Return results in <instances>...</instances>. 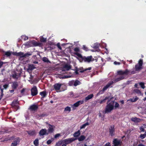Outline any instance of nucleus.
Wrapping results in <instances>:
<instances>
[{
    "label": "nucleus",
    "mask_w": 146,
    "mask_h": 146,
    "mask_svg": "<svg viewBox=\"0 0 146 146\" xmlns=\"http://www.w3.org/2000/svg\"><path fill=\"white\" fill-rule=\"evenodd\" d=\"M91 69V67H89L88 68H86V69H85L84 70H83V71H80V72H83L84 71H87V70H90Z\"/></svg>",
    "instance_id": "nucleus-43"
},
{
    "label": "nucleus",
    "mask_w": 146,
    "mask_h": 146,
    "mask_svg": "<svg viewBox=\"0 0 146 146\" xmlns=\"http://www.w3.org/2000/svg\"><path fill=\"white\" fill-rule=\"evenodd\" d=\"M60 136V134L59 133H58L56 134L54 136V138H57L58 137Z\"/></svg>",
    "instance_id": "nucleus-45"
},
{
    "label": "nucleus",
    "mask_w": 146,
    "mask_h": 146,
    "mask_svg": "<svg viewBox=\"0 0 146 146\" xmlns=\"http://www.w3.org/2000/svg\"><path fill=\"white\" fill-rule=\"evenodd\" d=\"M131 119L135 123H138L141 121V119L136 117H132L131 118Z\"/></svg>",
    "instance_id": "nucleus-19"
},
{
    "label": "nucleus",
    "mask_w": 146,
    "mask_h": 146,
    "mask_svg": "<svg viewBox=\"0 0 146 146\" xmlns=\"http://www.w3.org/2000/svg\"><path fill=\"white\" fill-rule=\"evenodd\" d=\"M114 125L111 126L109 128L110 134L111 136H113L114 135V133L115 131Z\"/></svg>",
    "instance_id": "nucleus-16"
},
{
    "label": "nucleus",
    "mask_w": 146,
    "mask_h": 146,
    "mask_svg": "<svg viewBox=\"0 0 146 146\" xmlns=\"http://www.w3.org/2000/svg\"><path fill=\"white\" fill-rule=\"evenodd\" d=\"M114 63L115 65H119L120 64L119 62H117L116 61L114 62Z\"/></svg>",
    "instance_id": "nucleus-53"
},
{
    "label": "nucleus",
    "mask_w": 146,
    "mask_h": 146,
    "mask_svg": "<svg viewBox=\"0 0 146 146\" xmlns=\"http://www.w3.org/2000/svg\"><path fill=\"white\" fill-rule=\"evenodd\" d=\"M139 85L141 86V88L143 89H144L145 88L144 86V84L143 82H140L139 83Z\"/></svg>",
    "instance_id": "nucleus-40"
},
{
    "label": "nucleus",
    "mask_w": 146,
    "mask_h": 146,
    "mask_svg": "<svg viewBox=\"0 0 146 146\" xmlns=\"http://www.w3.org/2000/svg\"><path fill=\"white\" fill-rule=\"evenodd\" d=\"M80 83V81H76L74 82V86H76L77 85H79Z\"/></svg>",
    "instance_id": "nucleus-38"
},
{
    "label": "nucleus",
    "mask_w": 146,
    "mask_h": 146,
    "mask_svg": "<svg viewBox=\"0 0 146 146\" xmlns=\"http://www.w3.org/2000/svg\"><path fill=\"white\" fill-rule=\"evenodd\" d=\"M146 136L143 134H141L140 137L141 139H143L146 137Z\"/></svg>",
    "instance_id": "nucleus-42"
},
{
    "label": "nucleus",
    "mask_w": 146,
    "mask_h": 146,
    "mask_svg": "<svg viewBox=\"0 0 146 146\" xmlns=\"http://www.w3.org/2000/svg\"><path fill=\"white\" fill-rule=\"evenodd\" d=\"M64 111H68V112H70L71 111V108H70L68 107H66L64 109Z\"/></svg>",
    "instance_id": "nucleus-39"
},
{
    "label": "nucleus",
    "mask_w": 146,
    "mask_h": 146,
    "mask_svg": "<svg viewBox=\"0 0 146 146\" xmlns=\"http://www.w3.org/2000/svg\"><path fill=\"white\" fill-rule=\"evenodd\" d=\"M46 38H44L43 36H40V41L41 42H46Z\"/></svg>",
    "instance_id": "nucleus-33"
},
{
    "label": "nucleus",
    "mask_w": 146,
    "mask_h": 146,
    "mask_svg": "<svg viewBox=\"0 0 146 146\" xmlns=\"http://www.w3.org/2000/svg\"><path fill=\"white\" fill-rule=\"evenodd\" d=\"M62 84L60 83H57L54 85V88L55 90H60Z\"/></svg>",
    "instance_id": "nucleus-20"
},
{
    "label": "nucleus",
    "mask_w": 146,
    "mask_h": 146,
    "mask_svg": "<svg viewBox=\"0 0 146 146\" xmlns=\"http://www.w3.org/2000/svg\"><path fill=\"white\" fill-rule=\"evenodd\" d=\"M61 143L62 144V146H66L67 145L66 143L64 142V141L63 140L62 143L60 141H59L58 143H57L56 146H59V144H60Z\"/></svg>",
    "instance_id": "nucleus-24"
},
{
    "label": "nucleus",
    "mask_w": 146,
    "mask_h": 146,
    "mask_svg": "<svg viewBox=\"0 0 146 146\" xmlns=\"http://www.w3.org/2000/svg\"><path fill=\"white\" fill-rule=\"evenodd\" d=\"M105 146H111L110 143H106L105 145Z\"/></svg>",
    "instance_id": "nucleus-52"
},
{
    "label": "nucleus",
    "mask_w": 146,
    "mask_h": 146,
    "mask_svg": "<svg viewBox=\"0 0 146 146\" xmlns=\"http://www.w3.org/2000/svg\"><path fill=\"white\" fill-rule=\"evenodd\" d=\"M48 133L47 132V130L46 129H42L39 132V135L40 136L48 135Z\"/></svg>",
    "instance_id": "nucleus-7"
},
{
    "label": "nucleus",
    "mask_w": 146,
    "mask_h": 146,
    "mask_svg": "<svg viewBox=\"0 0 146 146\" xmlns=\"http://www.w3.org/2000/svg\"><path fill=\"white\" fill-rule=\"evenodd\" d=\"M34 144L35 146H38V139H36L34 141Z\"/></svg>",
    "instance_id": "nucleus-35"
},
{
    "label": "nucleus",
    "mask_w": 146,
    "mask_h": 146,
    "mask_svg": "<svg viewBox=\"0 0 146 146\" xmlns=\"http://www.w3.org/2000/svg\"><path fill=\"white\" fill-rule=\"evenodd\" d=\"M139 129H140V130L141 131L144 132V129L143 128V127H142V126L140 127Z\"/></svg>",
    "instance_id": "nucleus-46"
},
{
    "label": "nucleus",
    "mask_w": 146,
    "mask_h": 146,
    "mask_svg": "<svg viewBox=\"0 0 146 146\" xmlns=\"http://www.w3.org/2000/svg\"><path fill=\"white\" fill-rule=\"evenodd\" d=\"M42 60L44 62H46L47 63H50V62L48 60V58L46 57H44L42 58Z\"/></svg>",
    "instance_id": "nucleus-30"
},
{
    "label": "nucleus",
    "mask_w": 146,
    "mask_h": 146,
    "mask_svg": "<svg viewBox=\"0 0 146 146\" xmlns=\"http://www.w3.org/2000/svg\"><path fill=\"white\" fill-rule=\"evenodd\" d=\"M143 63V60L140 59L138 61V63L135 66V70H131L126 69L125 70L118 71V73L119 76L115 79V82H118L124 79L128 74L131 75L136 73V71H139L142 69Z\"/></svg>",
    "instance_id": "nucleus-1"
},
{
    "label": "nucleus",
    "mask_w": 146,
    "mask_h": 146,
    "mask_svg": "<svg viewBox=\"0 0 146 146\" xmlns=\"http://www.w3.org/2000/svg\"><path fill=\"white\" fill-rule=\"evenodd\" d=\"M137 146H145V145L142 143L139 144Z\"/></svg>",
    "instance_id": "nucleus-59"
},
{
    "label": "nucleus",
    "mask_w": 146,
    "mask_h": 146,
    "mask_svg": "<svg viewBox=\"0 0 146 146\" xmlns=\"http://www.w3.org/2000/svg\"><path fill=\"white\" fill-rule=\"evenodd\" d=\"M71 68V66L68 64H65L61 68V70L62 71H66L69 70Z\"/></svg>",
    "instance_id": "nucleus-4"
},
{
    "label": "nucleus",
    "mask_w": 146,
    "mask_h": 146,
    "mask_svg": "<svg viewBox=\"0 0 146 146\" xmlns=\"http://www.w3.org/2000/svg\"><path fill=\"white\" fill-rule=\"evenodd\" d=\"M17 104L18 103L17 101H13L12 103V106L13 108L16 109V110H17L19 109V107Z\"/></svg>",
    "instance_id": "nucleus-17"
},
{
    "label": "nucleus",
    "mask_w": 146,
    "mask_h": 146,
    "mask_svg": "<svg viewBox=\"0 0 146 146\" xmlns=\"http://www.w3.org/2000/svg\"><path fill=\"white\" fill-rule=\"evenodd\" d=\"M57 46L59 49L60 50L62 49V48L60 46L59 43H58L57 44Z\"/></svg>",
    "instance_id": "nucleus-44"
},
{
    "label": "nucleus",
    "mask_w": 146,
    "mask_h": 146,
    "mask_svg": "<svg viewBox=\"0 0 146 146\" xmlns=\"http://www.w3.org/2000/svg\"><path fill=\"white\" fill-rule=\"evenodd\" d=\"M75 139L74 138H68L63 140L64 142H65L67 144L74 141Z\"/></svg>",
    "instance_id": "nucleus-10"
},
{
    "label": "nucleus",
    "mask_w": 146,
    "mask_h": 146,
    "mask_svg": "<svg viewBox=\"0 0 146 146\" xmlns=\"http://www.w3.org/2000/svg\"><path fill=\"white\" fill-rule=\"evenodd\" d=\"M40 94L43 98L45 97L46 95V92L45 91L41 92L40 93Z\"/></svg>",
    "instance_id": "nucleus-31"
},
{
    "label": "nucleus",
    "mask_w": 146,
    "mask_h": 146,
    "mask_svg": "<svg viewBox=\"0 0 146 146\" xmlns=\"http://www.w3.org/2000/svg\"><path fill=\"white\" fill-rule=\"evenodd\" d=\"M133 92L136 93L139 95H141V93L140 90L138 89H134L133 90Z\"/></svg>",
    "instance_id": "nucleus-27"
},
{
    "label": "nucleus",
    "mask_w": 146,
    "mask_h": 146,
    "mask_svg": "<svg viewBox=\"0 0 146 146\" xmlns=\"http://www.w3.org/2000/svg\"><path fill=\"white\" fill-rule=\"evenodd\" d=\"M38 93V91L36 86H34L31 89V94L33 96L36 95Z\"/></svg>",
    "instance_id": "nucleus-6"
},
{
    "label": "nucleus",
    "mask_w": 146,
    "mask_h": 146,
    "mask_svg": "<svg viewBox=\"0 0 146 146\" xmlns=\"http://www.w3.org/2000/svg\"><path fill=\"white\" fill-rule=\"evenodd\" d=\"M138 86V84H135L134 85L135 87L136 88H137V86Z\"/></svg>",
    "instance_id": "nucleus-60"
},
{
    "label": "nucleus",
    "mask_w": 146,
    "mask_h": 146,
    "mask_svg": "<svg viewBox=\"0 0 146 146\" xmlns=\"http://www.w3.org/2000/svg\"><path fill=\"white\" fill-rule=\"evenodd\" d=\"M47 116L46 114L45 113L40 114L37 115H36V117L38 119H40L42 117L46 116Z\"/></svg>",
    "instance_id": "nucleus-21"
},
{
    "label": "nucleus",
    "mask_w": 146,
    "mask_h": 146,
    "mask_svg": "<svg viewBox=\"0 0 146 146\" xmlns=\"http://www.w3.org/2000/svg\"><path fill=\"white\" fill-rule=\"evenodd\" d=\"M3 64V62L0 61V68Z\"/></svg>",
    "instance_id": "nucleus-58"
},
{
    "label": "nucleus",
    "mask_w": 146,
    "mask_h": 146,
    "mask_svg": "<svg viewBox=\"0 0 146 146\" xmlns=\"http://www.w3.org/2000/svg\"><path fill=\"white\" fill-rule=\"evenodd\" d=\"M11 54V52L9 51L5 52V55L7 56H10Z\"/></svg>",
    "instance_id": "nucleus-37"
},
{
    "label": "nucleus",
    "mask_w": 146,
    "mask_h": 146,
    "mask_svg": "<svg viewBox=\"0 0 146 146\" xmlns=\"http://www.w3.org/2000/svg\"><path fill=\"white\" fill-rule=\"evenodd\" d=\"M138 99V98L136 97L135 98H130L127 100V101H130L132 102H136Z\"/></svg>",
    "instance_id": "nucleus-25"
},
{
    "label": "nucleus",
    "mask_w": 146,
    "mask_h": 146,
    "mask_svg": "<svg viewBox=\"0 0 146 146\" xmlns=\"http://www.w3.org/2000/svg\"><path fill=\"white\" fill-rule=\"evenodd\" d=\"M121 141L120 140L114 139L113 141V143L114 146H119L120 145Z\"/></svg>",
    "instance_id": "nucleus-5"
},
{
    "label": "nucleus",
    "mask_w": 146,
    "mask_h": 146,
    "mask_svg": "<svg viewBox=\"0 0 146 146\" xmlns=\"http://www.w3.org/2000/svg\"><path fill=\"white\" fill-rule=\"evenodd\" d=\"M35 44H35L36 46H39L41 44L40 43H37V42H36Z\"/></svg>",
    "instance_id": "nucleus-57"
},
{
    "label": "nucleus",
    "mask_w": 146,
    "mask_h": 146,
    "mask_svg": "<svg viewBox=\"0 0 146 146\" xmlns=\"http://www.w3.org/2000/svg\"><path fill=\"white\" fill-rule=\"evenodd\" d=\"M38 108L37 105L33 104L31 105L29 107V109L31 111H35Z\"/></svg>",
    "instance_id": "nucleus-15"
},
{
    "label": "nucleus",
    "mask_w": 146,
    "mask_h": 146,
    "mask_svg": "<svg viewBox=\"0 0 146 146\" xmlns=\"http://www.w3.org/2000/svg\"><path fill=\"white\" fill-rule=\"evenodd\" d=\"M21 38L22 39L24 40H27L28 38V37L27 36L25 35L22 36Z\"/></svg>",
    "instance_id": "nucleus-36"
},
{
    "label": "nucleus",
    "mask_w": 146,
    "mask_h": 146,
    "mask_svg": "<svg viewBox=\"0 0 146 146\" xmlns=\"http://www.w3.org/2000/svg\"><path fill=\"white\" fill-rule=\"evenodd\" d=\"M99 116L100 117H101L102 116V114L101 113H99Z\"/></svg>",
    "instance_id": "nucleus-64"
},
{
    "label": "nucleus",
    "mask_w": 146,
    "mask_h": 146,
    "mask_svg": "<svg viewBox=\"0 0 146 146\" xmlns=\"http://www.w3.org/2000/svg\"><path fill=\"white\" fill-rule=\"evenodd\" d=\"M8 87V85L7 84H5L3 86V87L4 88L6 89Z\"/></svg>",
    "instance_id": "nucleus-51"
},
{
    "label": "nucleus",
    "mask_w": 146,
    "mask_h": 146,
    "mask_svg": "<svg viewBox=\"0 0 146 146\" xmlns=\"http://www.w3.org/2000/svg\"><path fill=\"white\" fill-rule=\"evenodd\" d=\"M52 141L50 140H49L47 141V143L48 144H50L52 142Z\"/></svg>",
    "instance_id": "nucleus-50"
},
{
    "label": "nucleus",
    "mask_w": 146,
    "mask_h": 146,
    "mask_svg": "<svg viewBox=\"0 0 146 146\" xmlns=\"http://www.w3.org/2000/svg\"><path fill=\"white\" fill-rule=\"evenodd\" d=\"M92 56H88L86 57H84L83 58V60L85 62H90L91 61H92L93 60H92Z\"/></svg>",
    "instance_id": "nucleus-8"
},
{
    "label": "nucleus",
    "mask_w": 146,
    "mask_h": 146,
    "mask_svg": "<svg viewBox=\"0 0 146 146\" xmlns=\"http://www.w3.org/2000/svg\"><path fill=\"white\" fill-rule=\"evenodd\" d=\"M25 91V89H23L21 91V93H23Z\"/></svg>",
    "instance_id": "nucleus-61"
},
{
    "label": "nucleus",
    "mask_w": 146,
    "mask_h": 146,
    "mask_svg": "<svg viewBox=\"0 0 146 146\" xmlns=\"http://www.w3.org/2000/svg\"><path fill=\"white\" fill-rule=\"evenodd\" d=\"M20 141V140L19 138L17 139L12 143L11 146H16L17 144L19 143Z\"/></svg>",
    "instance_id": "nucleus-18"
},
{
    "label": "nucleus",
    "mask_w": 146,
    "mask_h": 146,
    "mask_svg": "<svg viewBox=\"0 0 146 146\" xmlns=\"http://www.w3.org/2000/svg\"><path fill=\"white\" fill-rule=\"evenodd\" d=\"M0 89H1V96H3V90L2 89H1L0 88Z\"/></svg>",
    "instance_id": "nucleus-55"
},
{
    "label": "nucleus",
    "mask_w": 146,
    "mask_h": 146,
    "mask_svg": "<svg viewBox=\"0 0 146 146\" xmlns=\"http://www.w3.org/2000/svg\"><path fill=\"white\" fill-rule=\"evenodd\" d=\"M93 96L94 95L93 94H91L88 95L84 99V101L85 102H87L88 100L92 99L93 97Z\"/></svg>",
    "instance_id": "nucleus-23"
},
{
    "label": "nucleus",
    "mask_w": 146,
    "mask_h": 146,
    "mask_svg": "<svg viewBox=\"0 0 146 146\" xmlns=\"http://www.w3.org/2000/svg\"><path fill=\"white\" fill-rule=\"evenodd\" d=\"M86 138L83 135H81L78 138V140L79 141H82L84 140Z\"/></svg>",
    "instance_id": "nucleus-32"
},
{
    "label": "nucleus",
    "mask_w": 146,
    "mask_h": 146,
    "mask_svg": "<svg viewBox=\"0 0 146 146\" xmlns=\"http://www.w3.org/2000/svg\"><path fill=\"white\" fill-rule=\"evenodd\" d=\"M120 102L122 104H124V102L123 100H122Z\"/></svg>",
    "instance_id": "nucleus-62"
},
{
    "label": "nucleus",
    "mask_w": 146,
    "mask_h": 146,
    "mask_svg": "<svg viewBox=\"0 0 146 146\" xmlns=\"http://www.w3.org/2000/svg\"><path fill=\"white\" fill-rule=\"evenodd\" d=\"M108 104L107 106L105 109V112L107 113L110 112L113 108L114 102L113 101H109L108 102Z\"/></svg>",
    "instance_id": "nucleus-2"
},
{
    "label": "nucleus",
    "mask_w": 146,
    "mask_h": 146,
    "mask_svg": "<svg viewBox=\"0 0 146 146\" xmlns=\"http://www.w3.org/2000/svg\"><path fill=\"white\" fill-rule=\"evenodd\" d=\"M35 68L33 64L30 65L29 66L28 70L32 71Z\"/></svg>",
    "instance_id": "nucleus-28"
},
{
    "label": "nucleus",
    "mask_w": 146,
    "mask_h": 146,
    "mask_svg": "<svg viewBox=\"0 0 146 146\" xmlns=\"http://www.w3.org/2000/svg\"><path fill=\"white\" fill-rule=\"evenodd\" d=\"M74 84V82L73 81H71V82H69V85H70V86H71L72 85Z\"/></svg>",
    "instance_id": "nucleus-56"
},
{
    "label": "nucleus",
    "mask_w": 146,
    "mask_h": 146,
    "mask_svg": "<svg viewBox=\"0 0 146 146\" xmlns=\"http://www.w3.org/2000/svg\"><path fill=\"white\" fill-rule=\"evenodd\" d=\"M80 134V130L76 132L73 134V136L75 137H76L79 136Z\"/></svg>",
    "instance_id": "nucleus-26"
},
{
    "label": "nucleus",
    "mask_w": 146,
    "mask_h": 146,
    "mask_svg": "<svg viewBox=\"0 0 146 146\" xmlns=\"http://www.w3.org/2000/svg\"><path fill=\"white\" fill-rule=\"evenodd\" d=\"M84 101H79L77 102L76 103L74 104L72 106V107L74 108V107H78L80 105L82 104L83 103Z\"/></svg>",
    "instance_id": "nucleus-11"
},
{
    "label": "nucleus",
    "mask_w": 146,
    "mask_h": 146,
    "mask_svg": "<svg viewBox=\"0 0 146 146\" xmlns=\"http://www.w3.org/2000/svg\"><path fill=\"white\" fill-rule=\"evenodd\" d=\"M24 44L26 46L29 47L30 46V42H29L25 43Z\"/></svg>",
    "instance_id": "nucleus-41"
},
{
    "label": "nucleus",
    "mask_w": 146,
    "mask_h": 146,
    "mask_svg": "<svg viewBox=\"0 0 146 146\" xmlns=\"http://www.w3.org/2000/svg\"><path fill=\"white\" fill-rule=\"evenodd\" d=\"M114 83L113 81L110 82L107 84L103 88L102 92H104L109 87H110L111 85Z\"/></svg>",
    "instance_id": "nucleus-9"
},
{
    "label": "nucleus",
    "mask_w": 146,
    "mask_h": 146,
    "mask_svg": "<svg viewBox=\"0 0 146 146\" xmlns=\"http://www.w3.org/2000/svg\"><path fill=\"white\" fill-rule=\"evenodd\" d=\"M31 55L32 53L30 52H28L25 54L23 52H21L17 53L16 54L17 56H19L21 58L28 57L29 56H31Z\"/></svg>",
    "instance_id": "nucleus-3"
},
{
    "label": "nucleus",
    "mask_w": 146,
    "mask_h": 146,
    "mask_svg": "<svg viewBox=\"0 0 146 146\" xmlns=\"http://www.w3.org/2000/svg\"><path fill=\"white\" fill-rule=\"evenodd\" d=\"M83 48L84 50H86V51H87L88 50V48L84 45L83 46Z\"/></svg>",
    "instance_id": "nucleus-47"
},
{
    "label": "nucleus",
    "mask_w": 146,
    "mask_h": 146,
    "mask_svg": "<svg viewBox=\"0 0 146 146\" xmlns=\"http://www.w3.org/2000/svg\"><path fill=\"white\" fill-rule=\"evenodd\" d=\"M70 76H65L64 77H63L62 78H70Z\"/></svg>",
    "instance_id": "nucleus-54"
},
{
    "label": "nucleus",
    "mask_w": 146,
    "mask_h": 146,
    "mask_svg": "<svg viewBox=\"0 0 146 146\" xmlns=\"http://www.w3.org/2000/svg\"><path fill=\"white\" fill-rule=\"evenodd\" d=\"M18 86V83L17 82H14L12 83L11 87L13 89H16Z\"/></svg>",
    "instance_id": "nucleus-22"
},
{
    "label": "nucleus",
    "mask_w": 146,
    "mask_h": 146,
    "mask_svg": "<svg viewBox=\"0 0 146 146\" xmlns=\"http://www.w3.org/2000/svg\"><path fill=\"white\" fill-rule=\"evenodd\" d=\"M89 125V123L88 122L84 123L80 126V129L85 128L86 126L88 125Z\"/></svg>",
    "instance_id": "nucleus-29"
},
{
    "label": "nucleus",
    "mask_w": 146,
    "mask_h": 146,
    "mask_svg": "<svg viewBox=\"0 0 146 146\" xmlns=\"http://www.w3.org/2000/svg\"><path fill=\"white\" fill-rule=\"evenodd\" d=\"M14 90H11L10 91V92L11 93H13L14 92Z\"/></svg>",
    "instance_id": "nucleus-63"
},
{
    "label": "nucleus",
    "mask_w": 146,
    "mask_h": 146,
    "mask_svg": "<svg viewBox=\"0 0 146 146\" xmlns=\"http://www.w3.org/2000/svg\"><path fill=\"white\" fill-rule=\"evenodd\" d=\"M108 99L107 97L106 98H105L103 100H102L100 102V103H102L103 102H105V101Z\"/></svg>",
    "instance_id": "nucleus-49"
},
{
    "label": "nucleus",
    "mask_w": 146,
    "mask_h": 146,
    "mask_svg": "<svg viewBox=\"0 0 146 146\" xmlns=\"http://www.w3.org/2000/svg\"><path fill=\"white\" fill-rule=\"evenodd\" d=\"M12 77L14 79L17 80L20 76V75L18 73L14 72L11 75Z\"/></svg>",
    "instance_id": "nucleus-13"
},
{
    "label": "nucleus",
    "mask_w": 146,
    "mask_h": 146,
    "mask_svg": "<svg viewBox=\"0 0 146 146\" xmlns=\"http://www.w3.org/2000/svg\"><path fill=\"white\" fill-rule=\"evenodd\" d=\"M115 103V108L118 107L119 106V104L117 103V102H114V104Z\"/></svg>",
    "instance_id": "nucleus-48"
},
{
    "label": "nucleus",
    "mask_w": 146,
    "mask_h": 146,
    "mask_svg": "<svg viewBox=\"0 0 146 146\" xmlns=\"http://www.w3.org/2000/svg\"><path fill=\"white\" fill-rule=\"evenodd\" d=\"M48 133H52L54 131V129L55 128V126L51 125L50 124H48Z\"/></svg>",
    "instance_id": "nucleus-12"
},
{
    "label": "nucleus",
    "mask_w": 146,
    "mask_h": 146,
    "mask_svg": "<svg viewBox=\"0 0 146 146\" xmlns=\"http://www.w3.org/2000/svg\"><path fill=\"white\" fill-rule=\"evenodd\" d=\"M74 51L76 52L74 53V54L76 55L79 57L82 58V56L81 54L78 53V52H79L80 49L78 47H76L74 49Z\"/></svg>",
    "instance_id": "nucleus-14"
},
{
    "label": "nucleus",
    "mask_w": 146,
    "mask_h": 146,
    "mask_svg": "<svg viewBox=\"0 0 146 146\" xmlns=\"http://www.w3.org/2000/svg\"><path fill=\"white\" fill-rule=\"evenodd\" d=\"M99 45V44L98 43H95L93 45L92 47L94 48H98Z\"/></svg>",
    "instance_id": "nucleus-34"
}]
</instances>
